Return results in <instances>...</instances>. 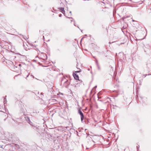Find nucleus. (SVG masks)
<instances>
[{"label": "nucleus", "instance_id": "nucleus-1", "mask_svg": "<svg viewBox=\"0 0 151 151\" xmlns=\"http://www.w3.org/2000/svg\"><path fill=\"white\" fill-rule=\"evenodd\" d=\"M78 113L81 116V121L82 122L84 119V115L80 109L78 110Z\"/></svg>", "mask_w": 151, "mask_h": 151}, {"label": "nucleus", "instance_id": "nucleus-2", "mask_svg": "<svg viewBox=\"0 0 151 151\" xmlns=\"http://www.w3.org/2000/svg\"><path fill=\"white\" fill-rule=\"evenodd\" d=\"M58 9L61 11V12L64 14H65L64 9L63 8H59Z\"/></svg>", "mask_w": 151, "mask_h": 151}, {"label": "nucleus", "instance_id": "nucleus-3", "mask_svg": "<svg viewBox=\"0 0 151 151\" xmlns=\"http://www.w3.org/2000/svg\"><path fill=\"white\" fill-rule=\"evenodd\" d=\"M73 76L75 79L76 80H78V79L79 78L78 75H76V74H73Z\"/></svg>", "mask_w": 151, "mask_h": 151}, {"label": "nucleus", "instance_id": "nucleus-4", "mask_svg": "<svg viewBox=\"0 0 151 151\" xmlns=\"http://www.w3.org/2000/svg\"><path fill=\"white\" fill-rule=\"evenodd\" d=\"M81 71V70L80 69L79 71H75V73H77V72H80Z\"/></svg>", "mask_w": 151, "mask_h": 151}, {"label": "nucleus", "instance_id": "nucleus-5", "mask_svg": "<svg viewBox=\"0 0 151 151\" xmlns=\"http://www.w3.org/2000/svg\"><path fill=\"white\" fill-rule=\"evenodd\" d=\"M4 59H5L4 58H2V60L3 61V62H4Z\"/></svg>", "mask_w": 151, "mask_h": 151}, {"label": "nucleus", "instance_id": "nucleus-6", "mask_svg": "<svg viewBox=\"0 0 151 151\" xmlns=\"http://www.w3.org/2000/svg\"><path fill=\"white\" fill-rule=\"evenodd\" d=\"M21 65L20 64H19L18 65L19 66H21Z\"/></svg>", "mask_w": 151, "mask_h": 151}, {"label": "nucleus", "instance_id": "nucleus-7", "mask_svg": "<svg viewBox=\"0 0 151 151\" xmlns=\"http://www.w3.org/2000/svg\"><path fill=\"white\" fill-rule=\"evenodd\" d=\"M61 16V14H60V15H59V17H60Z\"/></svg>", "mask_w": 151, "mask_h": 151}, {"label": "nucleus", "instance_id": "nucleus-8", "mask_svg": "<svg viewBox=\"0 0 151 151\" xmlns=\"http://www.w3.org/2000/svg\"><path fill=\"white\" fill-rule=\"evenodd\" d=\"M8 62H10V63H12V62L11 61H8Z\"/></svg>", "mask_w": 151, "mask_h": 151}, {"label": "nucleus", "instance_id": "nucleus-9", "mask_svg": "<svg viewBox=\"0 0 151 151\" xmlns=\"http://www.w3.org/2000/svg\"><path fill=\"white\" fill-rule=\"evenodd\" d=\"M70 13H71V11H70Z\"/></svg>", "mask_w": 151, "mask_h": 151}, {"label": "nucleus", "instance_id": "nucleus-10", "mask_svg": "<svg viewBox=\"0 0 151 151\" xmlns=\"http://www.w3.org/2000/svg\"><path fill=\"white\" fill-rule=\"evenodd\" d=\"M97 87V86H95V87Z\"/></svg>", "mask_w": 151, "mask_h": 151}]
</instances>
